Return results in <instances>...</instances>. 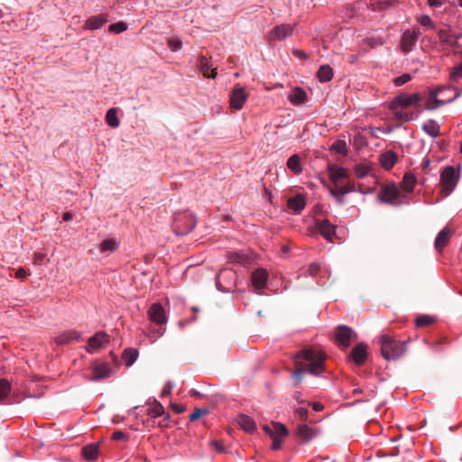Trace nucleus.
<instances>
[{
  "instance_id": "nucleus-1",
  "label": "nucleus",
  "mask_w": 462,
  "mask_h": 462,
  "mask_svg": "<svg viewBox=\"0 0 462 462\" xmlns=\"http://www.w3.org/2000/svg\"><path fill=\"white\" fill-rule=\"evenodd\" d=\"M325 354L313 348H304L294 355L295 370L292 377L297 383L302 381L304 373L319 375L325 371Z\"/></svg>"
},
{
  "instance_id": "nucleus-2",
  "label": "nucleus",
  "mask_w": 462,
  "mask_h": 462,
  "mask_svg": "<svg viewBox=\"0 0 462 462\" xmlns=\"http://www.w3.org/2000/svg\"><path fill=\"white\" fill-rule=\"evenodd\" d=\"M380 346L382 356L385 360H395L406 351L404 342L395 340L386 334L381 336Z\"/></svg>"
},
{
  "instance_id": "nucleus-3",
  "label": "nucleus",
  "mask_w": 462,
  "mask_h": 462,
  "mask_svg": "<svg viewBox=\"0 0 462 462\" xmlns=\"http://www.w3.org/2000/svg\"><path fill=\"white\" fill-rule=\"evenodd\" d=\"M196 225L195 217L190 213L175 215V235H185L191 231Z\"/></svg>"
},
{
  "instance_id": "nucleus-4",
  "label": "nucleus",
  "mask_w": 462,
  "mask_h": 462,
  "mask_svg": "<svg viewBox=\"0 0 462 462\" xmlns=\"http://www.w3.org/2000/svg\"><path fill=\"white\" fill-rule=\"evenodd\" d=\"M422 97L419 93L408 95L405 93L400 94L393 98L390 104V109L406 108L417 105Z\"/></svg>"
},
{
  "instance_id": "nucleus-5",
  "label": "nucleus",
  "mask_w": 462,
  "mask_h": 462,
  "mask_svg": "<svg viewBox=\"0 0 462 462\" xmlns=\"http://www.w3.org/2000/svg\"><path fill=\"white\" fill-rule=\"evenodd\" d=\"M440 183L445 196L450 194L454 189L457 183V176L452 166H448L443 170L440 175Z\"/></svg>"
},
{
  "instance_id": "nucleus-6",
  "label": "nucleus",
  "mask_w": 462,
  "mask_h": 462,
  "mask_svg": "<svg viewBox=\"0 0 462 462\" xmlns=\"http://www.w3.org/2000/svg\"><path fill=\"white\" fill-rule=\"evenodd\" d=\"M336 340L340 347L343 349L347 348L352 340H356V333L349 327L340 325L336 328Z\"/></svg>"
},
{
  "instance_id": "nucleus-7",
  "label": "nucleus",
  "mask_w": 462,
  "mask_h": 462,
  "mask_svg": "<svg viewBox=\"0 0 462 462\" xmlns=\"http://www.w3.org/2000/svg\"><path fill=\"white\" fill-rule=\"evenodd\" d=\"M247 97L248 94L244 88L239 85L235 86L230 94V106L236 110H240L247 99Z\"/></svg>"
},
{
  "instance_id": "nucleus-8",
  "label": "nucleus",
  "mask_w": 462,
  "mask_h": 462,
  "mask_svg": "<svg viewBox=\"0 0 462 462\" xmlns=\"http://www.w3.org/2000/svg\"><path fill=\"white\" fill-rule=\"evenodd\" d=\"M400 190L394 185L383 186L378 194V199L384 203L395 205V200L400 197Z\"/></svg>"
},
{
  "instance_id": "nucleus-9",
  "label": "nucleus",
  "mask_w": 462,
  "mask_h": 462,
  "mask_svg": "<svg viewBox=\"0 0 462 462\" xmlns=\"http://www.w3.org/2000/svg\"><path fill=\"white\" fill-rule=\"evenodd\" d=\"M316 227L325 239L333 241L336 236V226L330 224L328 219H322L316 221Z\"/></svg>"
},
{
  "instance_id": "nucleus-10",
  "label": "nucleus",
  "mask_w": 462,
  "mask_h": 462,
  "mask_svg": "<svg viewBox=\"0 0 462 462\" xmlns=\"http://www.w3.org/2000/svg\"><path fill=\"white\" fill-rule=\"evenodd\" d=\"M350 358L357 365H363L367 359V345L357 344L350 352Z\"/></svg>"
},
{
  "instance_id": "nucleus-11",
  "label": "nucleus",
  "mask_w": 462,
  "mask_h": 462,
  "mask_svg": "<svg viewBox=\"0 0 462 462\" xmlns=\"http://www.w3.org/2000/svg\"><path fill=\"white\" fill-rule=\"evenodd\" d=\"M293 26L290 24H280L275 26L269 34L271 41H282L291 35Z\"/></svg>"
},
{
  "instance_id": "nucleus-12",
  "label": "nucleus",
  "mask_w": 462,
  "mask_h": 462,
  "mask_svg": "<svg viewBox=\"0 0 462 462\" xmlns=\"http://www.w3.org/2000/svg\"><path fill=\"white\" fill-rule=\"evenodd\" d=\"M151 321L157 325H164L166 323L165 311L160 303H154L150 307L148 311Z\"/></svg>"
},
{
  "instance_id": "nucleus-13",
  "label": "nucleus",
  "mask_w": 462,
  "mask_h": 462,
  "mask_svg": "<svg viewBox=\"0 0 462 462\" xmlns=\"http://www.w3.org/2000/svg\"><path fill=\"white\" fill-rule=\"evenodd\" d=\"M438 36L439 41L447 47L456 48L457 46L459 35L452 34L449 29L438 30Z\"/></svg>"
},
{
  "instance_id": "nucleus-14",
  "label": "nucleus",
  "mask_w": 462,
  "mask_h": 462,
  "mask_svg": "<svg viewBox=\"0 0 462 462\" xmlns=\"http://www.w3.org/2000/svg\"><path fill=\"white\" fill-rule=\"evenodd\" d=\"M81 334L74 329L65 331L54 338L58 345H69L72 342L79 340Z\"/></svg>"
},
{
  "instance_id": "nucleus-15",
  "label": "nucleus",
  "mask_w": 462,
  "mask_h": 462,
  "mask_svg": "<svg viewBox=\"0 0 462 462\" xmlns=\"http://www.w3.org/2000/svg\"><path fill=\"white\" fill-rule=\"evenodd\" d=\"M418 39V35L415 32H411L409 31L405 32L402 34L401 46L404 52H410L412 50V47L416 43Z\"/></svg>"
},
{
  "instance_id": "nucleus-16",
  "label": "nucleus",
  "mask_w": 462,
  "mask_h": 462,
  "mask_svg": "<svg viewBox=\"0 0 462 462\" xmlns=\"http://www.w3.org/2000/svg\"><path fill=\"white\" fill-rule=\"evenodd\" d=\"M107 14H102L89 17L85 24V28L88 30H97L101 28L107 22Z\"/></svg>"
},
{
  "instance_id": "nucleus-17",
  "label": "nucleus",
  "mask_w": 462,
  "mask_h": 462,
  "mask_svg": "<svg viewBox=\"0 0 462 462\" xmlns=\"http://www.w3.org/2000/svg\"><path fill=\"white\" fill-rule=\"evenodd\" d=\"M199 68L200 72L206 78L215 79L217 76V69H211L209 60L205 56H200L199 60Z\"/></svg>"
},
{
  "instance_id": "nucleus-18",
  "label": "nucleus",
  "mask_w": 462,
  "mask_h": 462,
  "mask_svg": "<svg viewBox=\"0 0 462 462\" xmlns=\"http://www.w3.org/2000/svg\"><path fill=\"white\" fill-rule=\"evenodd\" d=\"M452 235V231L445 227L437 236L435 240V248L440 252L448 243L449 238Z\"/></svg>"
},
{
  "instance_id": "nucleus-19",
  "label": "nucleus",
  "mask_w": 462,
  "mask_h": 462,
  "mask_svg": "<svg viewBox=\"0 0 462 462\" xmlns=\"http://www.w3.org/2000/svg\"><path fill=\"white\" fill-rule=\"evenodd\" d=\"M305 199L302 195L298 194L290 198L287 201V207L295 213H300L305 208Z\"/></svg>"
},
{
  "instance_id": "nucleus-20",
  "label": "nucleus",
  "mask_w": 462,
  "mask_h": 462,
  "mask_svg": "<svg viewBox=\"0 0 462 462\" xmlns=\"http://www.w3.org/2000/svg\"><path fill=\"white\" fill-rule=\"evenodd\" d=\"M237 423L245 432L253 433L256 430V424L254 420L247 415H239L237 418Z\"/></svg>"
},
{
  "instance_id": "nucleus-21",
  "label": "nucleus",
  "mask_w": 462,
  "mask_h": 462,
  "mask_svg": "<svg viewBox=\"0 0 462 462\" xmlns=\"http://www.w3.org/2000/svg\"><path fill=\"white\" fill-rule=\"evenodd\" d=\"M267 273L263 269H257L252 273V282L257 289H262L267 282Z\"/></svg>"
},
{
  "instance_id": "nucleus-22",
  "label": "nucleus",
  "mask_w": 462,
  "mask_h": 462,
  "mask_svg": "<svg viewBox=\"0 0 462 462\" xmlns=\"http://www.w3.org/2000/svg\"><path fill=\"white\" fill-rule=\"evenodd\" d=\"M111 369L107 364H97L93 368V380H101L110 375Z\"/></svg>"
},
{
  "instance_id": "nucleus-23",
  "label": "nucleus",
  "mask_w": 462,
  "mask_h": 462,
  "mask_svg": "<svg viewBox=\"0 0 462 462\" xmlns=\"http://www.w3.org/2000/svg\"><path fill=\"white\" fill-rule=\"evenodd\" d=\"M328 172L330 180L336 184L347 177L346 170L337 165L330 166L328 168Z\"/></svg>"
},
{
  "instance_id": "nucleus-24",
  "label": "nucleus",
  "mask_w": 462,
  "mask_h": 462,
  "mask_svg": "<svg viewBox=\"0 0 462 462\" xmlns=\"http://www.w3.org/2000/svg\"><path fill=\"white\" fill-rule=\"evenodd\" d=\"M82 455L88 461L96 460L99 455V446L97 443H92L82 448Z\"/></svg>"
},
{
  "instance_id": "nucleus-25",
  "label": "nucleus",
  "mask_w": 462,
  "mask_h": 462,
  "mask_svg": "<svg viewBox=\"0 0 462 462\" xmlns=\"http://www.w3.org/2000/svg\"><path fill=\"white\" fill-rule=\"evenodd\" d=\"M297 436L301 439L302 441L307 442L316 436V431L308 425L301 424L297 428Z\"/></svg>"
},
{
  "instance_id": "nucleus-26",
  "label": "nucleus",
  "mask_w": 462,
  "mask_h": 462,
  "mask_svg": "<svg viewBox=\"0 0 462 462\" xmlns=\"http://www.w3.org/2000/svg\"><path fill=\"white\" fill-rule=\"evenodd\" d=\"M397 157L396 154L392 152L388 151L380 156V162L382 167L384 170H390L393 167V165L396 163Z\"/></svg>"
},
{
  "instance_id": "nucleus-27",
  "label": "nucleus",
  "mask_w": 462,
  "mask_h": 462,
  "mask_svg": "<svg viewBox=\"0 0 462 462\" xmlns=\"http://www.w3.org/2000/svg\"><path fill=\"white\" fill-rule=\"evenodd\" d=\"M108 341V335L105 332H97L88 339V346L92 348H99Z\"/></svg>"
},
{
  "instance_id": "nucleus-28",
  "label": "nucleus",
  "mask_w": 462,
  "mask_h": 462,
  "mask_svg": "<svg viewBox=\"0 0 462 462\" xmlns=\"http://www.w3.org/2000/svg\"><path fill=\"white\" fill-rule=\"evenodd\" d=\"M355 190L354 185L347 184L341 187H337L335 189H331L330 192L333 196L337 198V201L340 204L344 203L343 196L346 193L352 192Z\"/></svg>"
},
{
  "instance_id": "nucleus-29",
  "label": "nucleus",
  "mask_w": 462,
  "mask_h": 462,
  "mask_svg": "<svg viewBox=\"0 0 462 462\" xmlns=\"http://www.w3.org/2000/svg\"><path fill=\"white\" fill-rule=\"evenodd\" d=\"M333 69L329 65H322L317 71V78L320 82H328L333 79Z\"/></svg>"
},
{
  "instance_id": "nucleus-30",
  "label": "nucleus",
  "mask_w": 462,
  "mask_h": 462,
  "mask_svg": "<svg viewBox=\"0 0 462 462\" xmlns=\"http://www.w3.org/2000/svg\"><path fill=\"white\" fill-rule=\"evenodd\" d=\"M422 129L433 138L439 135V125L435 120L430 119L424 122Z\"/></svg>"
},
{
  "instance_id": "nucleus-31",
  "label": "nucleus",
  "mask_w": 462,
  "mask_h": 462,
  "mask_svg": "<svg viewBox=\"0 0 462 462\" xmlns=\"http://www.w3.org/2000/svg\"><path fill=\"white\" fill-rule=\"evenodd\" d=\"M287 167L295 174L302 171L301 159L298 154H293L287 161Z\"/></svg>"
},
{
  "instance_id": "nucleus-32",
  "label": "nucleus",
  "mask_w": 462,
  "mask_h": 462,
  "mask_svg": "<svg viewBox=\"0 0 462 462\" xmlns=\"http://www.w3.org/2000/svg\"><path fill=\"white\" fill-rule=\"evenodd\" d=\"M442 89L443 88H439L430 92V100L426 106L427 109H435L445 103L438 98V95Z\"/></svg>"
},
{
  "instance_id": "nucleus-33",
  "label": "nucleus",
  "mask_w": 462,
  "mask_h": 462,
  "mask_svg": "<svg viewBox=\"0 0 462 462\" xmlns=\"http://www.w3.org/2000/svg\"><path fill=\"white\" fill-rule=\"evenodd\" d=\"M416 183V177L412 173H405L403 176L401 187L407 192H412Z\"/></svg>"
},
{
  "instance_id": "nucleus-34",
  "label": "nucleus",
  "mask_w": 462,
  "mask_h": 462,
  "mask_svg": "<svg viewBox=\"0 0 462 462\" xmlns=\"http://www.w3.org/2000/svg\"><path fill=\"white\" fill-rule=\"evenodd\" d=\"M118 248V242L114 238L106 239L99 245V249L101 252H115Z\"/></svg>"
},
{
  "instance_id": "nucleus-35",
  "label": "nucleus",
  "mask_w": 462,
  "mask_h": 462,
  "mask_svg": "<svg viewBox=\"0 0 462 462\" xmlns=\"http://www.w3.org/2000/svg\"><path fill=\"white\" fill-rule=\"evenodd\" d=\"M305 98L306 93L299 88H296L289 97L290 101L294 105L302 104Z\"/></svg>"
},
{
  "instance_id": "nucleus-36",
  "label": "nucleus",
  "mask_w": 462,
  "mask_h": 462,
  "mask_svg": "<svg viewBox=\"0 0 462 462\" xmlns=\"http://www.w3.org/2000/svg\"><path fill=\"white\" fill-rule=\"evenodd\" d=\"M106 121L111 127H117L120 124L116 108H110L106 115Z\"/></svg>"
},
{
  "instance_id": "nucleus-37",
  "label": "nucleus",
  "mask_w": 462,
  "mask_h": 462,
  "mask_svg": "<svg viewBox=\"0 0 462 462\" xmlns=\"http://www.w3.org/2000/svg\"><path fill=\"white\" fill-rule=\"evenodd\" d=\"M138 352L134 348H127L124 351L123 358L127 366L132 365L137 359Z\"/></svg>"
},
{
  "instance_id": "nucleus-38",
  "label": "nucleus",
  "mask_w": 462,
  "mask_h": 462,
  "mask_svg": "<svg viewBox=\"0 0 462 462\" xmlns=\"http://www.w3.org/2000/svg\"><path fill=\"white\" fill-rule=\"evenodd\" d=\"M11 392V383L6 379H0V402L7 398Z\"/></svg>"
},
{
  "instance_id": "nucleus-39",
  "label": "nucleus",
  "mask_w": 462,
  "mask_h": 462,
  "mask_svg": "<svg viewBox=\"0 0 462 462\" xmlns=\"http://www.w3.org/2000/svg\"><path fill=\"white\" fill-rule=\"evenodd\" d=\"M163 412H164V409H163L162 405L157 401H154V402L147 410V413L151 417L161 416Z\"/></svg>"
},
{
  "instance_id": "nucleus-40",
  "label": "nucleus",
  "mask_w": 462,
  "mask_h": 462,
  "mask_svg": "<svg viewBox=\"0 0 462 462\" xmlns=\"http://www.w3.org/2000/svg\"><path fill=\"white\" fill-rule=\"evenodd\" d=\"M436 321V319L430 315H420L416 319V326L417 327H428L433 324Z\"/></svg>"
},
{
  "instance_id": "nucleus-41",
  "label": "nucleus",
  "mask_w": 462,
  "mask_h": 462,
  "mask_svg": "<svg viewBox=\"0 0 462 462\" xmlns=\"http://www.w3.org/2000/svg\"><path fill=\"white\" fill-rule=\"evenodd\" d=\"M355 173L359 178L365 177L371 171V166L368 163H360L355 166Z\"/></svg>"
},
{
  "instance_id": "nucleus-42",
  "label": "nucleus",
  "mask_w": 462,
  "mask_h": 462,
  "mask_svg": "<svg viewBox=\"0 0 462 462\" xmlns=\"http://www.w3.org/2000/svg\"><path fill=\"white\" fill-rule=\"evenodd\" d=\"M273 431L276 438L284 437L288 434L286 427L279 422H273Z\"/></svg>"
},
{
  "instance_id": "nucleus-43",
  "label": "nucleus",
  "mask_w": 462,
  "mask_h": 462,
  "mask_svg": "<svg viewBox=\"0 0 462 462\" xmlns=\"http://www.w3.org/2000/svg\"><path fill=\"white\" fill-rule=\"evenodd\" d=\"M391 110L394 113V116L398 120L408 122L412 119V115L411 113L403 112L401 108Z\"/></svg>"
},
{
  "instance_id": "nucleus-44",
  "label": "nucleus",
  "mask_w": 462,
  "mask_h": 462,
  "mask_svg": "<svg viewBox=\"0 0 462 462\" xmlns=\"http://www.w3.org/2000/svg\"><path fill=\"white\" fill-rule=\"evenodd\" d=\"M127 25L124 22H118L109 26L108 30L114 33H120L126 31Z\"/></svg>"
},
{
  "instance_id": "nucleus-45",
  "label": "nucleus",
  "mask_w": 462,
  "mask_h": 462,
  "mask_svg": "<svg viewBox=\"0 0 462 462\" xmlns=\"http://www.w3.org/2000/svg\"><path fill=\"white\" fill-rule=\"evenodd\" d=\"M208 411L207 409L197 408L189 416V420L193 421V420H196L199 419L200 417H202L203 415L208 414Z\"/></svg>"
},
{
  "instance_id": "nucleus-46",
  "label": "nucleus",
  "mask_w": 462,
  "mask_h": 462,
  "mask_svg": "<svg viewBox=\"0 0 462 462\" xmlns=\"http://www.w3.org/2000/svg\"><path fill=\"white\" fill-rule=\"evenodd\" d=\"M411 79V76L408 73L402 74L400 77H397L393 79V83L395 86L399 87L402 86L407 82H409Z\"/></svg>"
},
{
  "instance_id": "nucleus-47",
  "label": "nucleus",
  "mask_w": 462,
  "mask_h": 462,
  "mask_svg": "<svg viewBox=\"0 0 462 462\" xmlns=\"http://www.w3.org/2000/svg\"><path fill=\"white\" fill-rule=\"evenodd\" d=\"M418 21L422 26H426L430 29L435 28L434 23L429 15H422L418 19Z\"/></svg>"
},
{
  "instance_id": "nucleus-48",
  "label": "nucleus",
  "mask_w": 462,
  "mask_h": 462,
  "mask_svg": "<svg viewBox=\"0 0 462 462\" xmlns=\"http://www.w3.org/2000/svg\"><path fill=\"white\" fill-rule=\"evenodd\" d=\"M462 79V63L454 68V70L451 73V79L454 81Z\"/></svg>"
},
{
  "instance_id": "nucleus-49",
  "label": "nucleus",
  "mask_w": 462,
  "mask_h": 462,
  "mask_svg": "<svg viewBox=\"0 0 462 462\" xmlns=\"http://www.w3.org/2000/svg\"><path fill=\"white\" fill-rule=\"evenodd\" d=\"M334 149L340 154H346L347 152L346 143L344 141H338L334 144Z\"/></svg>"
},
{
  "instance_id": "nucleus-50",
  "label": "nucleus",
  "mask_w": 462,
  "mask_h": 462,
  "mask_svg": "<svg viewBox=\"0 0 462 462\" xmlns=\"http://www.w3.org/2000/svg\"><path fill=\"white\" fill-rule=\"evenodd\" d=\"M308 410L306 408H298L295 410V414L297 415V417L300 420H307L308 419Z\"/></svg>"
},
{
  "instance_id": "nucleus-51",
  "label": "nucleus",
  "mask_w": 462,
  "mask_h": 462,
  "mask_svg": "<svg viewBox=\"0 0 462 462\" xmlns=\"http://www.w3.org/2000/svg\"><path fill=\"white\" fill-rule=\"evenodd\" d=\"M320 270V265L317 263H313L309 267V273L311 276H315L319 273Z\"/></svg>"
},
{
  "instance_id": "nucleus-52",
  "label": "nucleus",
  "mask_w": 462,
  "mask_h": 462,
  "mask_svg": "<svg viewBox=\"0 0 462 462\" xmlns=\"http://www.w3.org/2000/svg\"><path fill=\"white\" fill-rule=\"evenodd\" d=\"M29 274V272L25 270L24 268H19L16 272L14 276L18 279H23L26 277Z\"/></svg>"
},
{
  "instance_id": "nucleus-53",
  "label": "nucleus",
  "mask_w": 462,
  "mask_h": 462,
  "mask_svg": "<svg viewBox=\"0 0 462 462\" xmlns=\"http://www.w3.org/2000/svg\"><path fill=\"white\" fill-rule=\"evenodd\" d=\"M112 439L116 441L122 440L125 439V435L123 431L117 430L113 433Z\"/></svg>"
},
{
  "instance_id": "nucleus-54",
  "label": "nucleus",
  "mask_w": 462,
  "mask_h": 462,
  "mask_svg": "<svg viewBox=\"0 0 462 462\" xmlns=\"http://www.w3.org/2000/svg\"><path fill=\"white\" fill-rule=\"evenodd\" d=\"M292 53H293L294 56H296L299 59H303V60L308 59L307 53L305 51H301V50H294L292 51Z\"/></svg>"
},
{
  "instance_id": "nucleus-55",
  "label": "nucleus",
  "mask_w": 462,
  "mask_h": 462,
  "mask_svg": "<svg viewBox=\"0 0 462 462\" xmlns=\"http://www.w3.org/2000/svg\"><path fill=\"white\" fill-rule=\"evenodd\" d=\"M272 439H273L272 448L273 450H278L281 448V445H282L281 439H279V438H276L274 436L272 437Z\"/></svg>"
},
{
  "instance_id": "nucleus-56",
  "label": "nucleus",
  "mask_w": 462,
  "mask_h": 462,
  "mask_svg": "<svg viewBox=\"0 0 462 462\" xmlns=\"http://www.w3.org/2000/svg\"><path fill=\"white\" fill-rule=\"evenodd\" d=\"M211 445L216 448L217 449L219 452H224L225 451V448H224V446L221 442L217 441V440H213L211 442Z\"/></svg>"
},
{
  "instance_id": "nucleus-57",
  "label": "nucleus",
  "mask_w": 462,
  "mask_h": 462,
  "mask_svg": "<svg viewBox=\"0 0 462 462\" xmlns=\"http://www.w3.org/2000/svg\"><path fill=\"white\" fill-rule=\"evenodd\" d=\"M171 383H168L163 387L162 392V396L169 395V394H171Z\"/></svg>"
},
{
  "instance_id": "nucleus-58",
  "label": "nucleus",
  "mask_w": 462,
  "mask_h": 462,
  "mask_svg": "<svg viewBox=\"0 0 462 462\" xmlns=\"http://www.w3.org/2000/svg\"><path fill=\"white\" fill-rule=\"evenodd\" d=\"M311 406L315 411H320L324 409L323 404L320 402H313V403H311Z\"/></svg>"
},
{
  "instance_id": "nucleus-59",
  "label": "nucleus",
  "mask_w": 462,
  "mask_h": 462,
  "mask_svg": "<svg viewBox=\"0 0 462 462\" xmlns=\"http://www.w3.org/2000/svg\"><path fill=\"white\" fill-rule=\"evenodd\" d=\"M442 3V0H428V4L430 6H440Z\"/></svg>"
},
{
  "instance_id": "nucleus-60",
  "label": "nucleus",
  "mask_w": 462,
  "mask_h": 462,
  "mask_svg": "<svg viewBox=\"0 0 462 462\" xmlns=\"http://www.w3.org/2000/svg\"><path fill=\"white\" fill-rule=\"evenodd\" d=\"M263 429V430H264L265 432H267L271 437H273L274 433H273V426H272V427H270V426L264 425Z\"/></svg>"
},
{
  "instance_id": "nucleus-61",
  "label": "nucleus",
  "mask_w": 462,
  "mask_h": 462,
  "mask_svg": "<svg viewBox=\"0 0 462 462\" xmlns=\"http://www.w3.org/2000/svg\"><path fill=\"white\" fill-rule=\"evenodd\" d=\"M72 217H73V215H72V213H70V212H66V213H64V214H63V217H62V218H63V220H64V221H69V220H71V219H72Z\"/></svg>"
},
{
  "instance_id": "nucleus-62",
  "label": "nucleus",
  "mask_w": 462,
  "mask_h": 462,
  "mask_svg": "<svg viewBox=\"0 0 462 462\" xmlns=\"http://www.w3.org/2000/svg\"><path fill=\"white\" fill-rule=\"evenodd\" d=\"M184 407L182 405H180V404H176L175 403V413H181L184 411Z\"/></svg>"
},
{
  "instance_id": "nucleus-63",
  "label": "nucleus",
  "mask_w": 462,
  "mask_h": 462,
  "mask_svg": "<svg viewBox=\"0 0 462 462\" xmlns=\"http://www.w3.org/2000/svg\"><path fill=\"white\" fill-rule=\"evenodd\" d=\"M462 94V89H456V95L452 97V98H449L448 100V102H451L453 100H455L456 98H457L460 95Z\"/></svg>"
},
{
  "instance_id": "nucleus-64",
  "label": "nucleus",
  "mask_w": 462,
  "mask_h": 462,
  "mask_svg": "<svg viewBox=\"0 0 462 462\" xmlns=\"http://www.w3.org/2000/svg\"><path fill=\"white\" fill-rule=\"evenodd\" d=\"M181 47V42L180 40L175 39V51L180 50Z\"/></svg>"
}]
</instances>
